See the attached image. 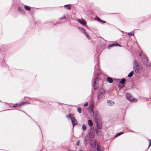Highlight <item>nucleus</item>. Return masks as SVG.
<instances>
[{"label": "nucleus", "instance_id": "a878e982", "mask_svg": "<svg viewBox=\"0 0 151 151\" xmlns=\"http://www.w3.org/2000/svg\"><path fill=\"white\" fill-rule=\"evenodd\" d=\"M77 110H78V112L79 113H81V108H80V107H78L77 109Z\"/></svg>", "mask_w": 151, "mask_h": 151}, {"label": "nucleus", "instance_id": "f03ea898", "mask_svg": "<svg viewBox=\"0 0 151 151\" xmlns=\"http://www.w3.org/2000/svg\"><path fill=\"white\" fill-rule=\"evenodd\" d=\"M126 96L127 99L130 102L133 101H137V99L133 98L131 94L129 93H126Z\"/></svg>", "mask_w": 151, "mask_h": 151}, {"label": "nucleus", "instance_id": "72a5a7b5", "mask_svg": "<svg viewBox=\"0 0 151 151\" xmlns=\"http://www.w3.org/2000/svg\"><path fill=\"white\" fill-rule=\"evenodd\" d=\"M78 151H83V150L81 149H80L78 150Z\"/></svg>", "mask_w": 151, "mask_h": 151}, {"label": "nucleus", "instance_id": "f704fd0d", "mask_svg": "<svg viewBox=\"0 0 151 151\" xmlns=\"http://www.w3.org/2000/svg\"><path fill=\"white\" fill-rule=\"evenodd\" d=\"M141 55H142V53H140V54H139V56H141Z\"/></svg>", "mask_w": 151, "mask_h": 151}, {"label": "nucleus", "instance_id": "b1692460", "mask_svg": "<svg viewBox=\"0 0 151 151\" xmlns=\"http://www.w3.org/2000/svg\"><path fill=\"white\" fill-rule=\"evenodd\" d=\"M66 117L68 119H71L72 117H71V116L70 114H69L66 116Z\"/></svg>", "mask_w": 151, "mask_h": 151}, {"label": "nucleus", "instance_id": "4468645a", "mask_svg": "<svg viewBox=\"0 0 151 151\" xmlns=\"http://www.w3.org/2000/svg\"><path fill=\"white\" fill-rule=\"evenodd\" d=\"M88 123L89 126L92 127L93 125V122L91 120H89L88 121Z\"/></svg>", "mask_w": 151, "mask_h": 151}, {"label": "nucleus", "instance_id": "f3484780", "mask_svg": "<svg viewBox=\"0 0 151 151\" xmlns=\"http://www.w3.org/2000/svg\"><path fill=\"white\" fill-rule=\"evenodd\" d=\"M18 10L22 14H24L25 12L23 10L21 9L20 7H19L18 8Z\"/></svg>", "mask_w": 151, "mask_h": 151}, {"label": "nucleus", "instance_id": "39448f33", "mask_svg": "<svg viewBox=\"0 0 151 151\" xmlns=\"http://www.w3.org/2000/svg\"><path fill=\"white\" fill-rule=\"evenodd\" d=\"M29 103V102H27L22 103L20 104H14L13 106V107H16L17 106H23L25 104H28Z\"/></svg>", "mask_w": 151, "mask_h": 151}, {"label": "nucleus", "instance_id": "c756f323", "mask_svg": "<svg viewBox=\"0 0 151 151\" xmlns=\"http://www.w3.org/2000/svg\"><path fill=\"white\" fill-rule=\"evenodd\" d=\"M151 145V140H150V144L148 147H149Z\"/></svg>", "mask_w": 151, "mask_h": 151}, {"label": "nucleus", "instance_id": "473e14b6", "mask_svg": "<svg viewBox=\"0 0 151 151\" xmlns=\"http://www.w3.org/2000/svg\"><path fill=\"white\" fill-rule=\"evenodd\" d=\"M101 22H102V23H105V22L104 21H103L102 20Z\"/></svg>", "mask_w": 151, "mask_h": 151}, {"label": "nucleus", "instance_id": "9b49d317", "mask_svg": "<svg viewBox=\"0 0 151 151\" xmlns=\"http://www.w3.org/2000/svg\"><path fill=\"white\" fill-rule=\"evenodd\" d=\"M107 103L108 104V105L109 106H112L114 104V102L111 100L107 101Z\"/></svg>", "mask_w": 151, "mask_h": 151}, {"label": "nucleus", "instance_id": "c9c22d12", "mask_svg": "<svg viewBox=\"0 0 151 151\" xmlns=\"http://www.w3.org/2000/svg\"><path fill=\"white\" fill-rule=\"evenodd\" d=\"M124 86V85L122 87H123Z\"/></svg>", "mask_w": 151, "mask_h": 151}, {"label": "nucleus", "instance_id": "6ab92c4d", "mask_svg": "<svg viewBox=\"0 0 151 151\" xmlns=\"http://www.w3.org/2000/svg\"><path fill=\"white\" fill-rule=\"evenodd\" d=\"M24 8L27 11H29L30 10V7L27 6H24Z\"/></svg>", "mask_w": 151, "mask_h": 151}, {"label": "nucleus", "instance_id": "bb28decb", "mask_svg": "<svg viewBox=\"0 0 151 151\" xmlns=\"http://www.w3.org/2000/svg\"><path fill=\"white\" fill-rule=\"evenodd\" d=\"M128 35L130 36H132V35H134V33H132V32H129L128 33Z\"/></svg>", "mask_w": 151, "mask_h": 151}, {"label": "nucleus", "instance_id": "f257e3e1", "mask_svg": "<svg viewBox=\"0 0 151 151\" xmlns=\"http://www.w3.org/2000/svg\"><path fill=\"white\" fill-rule=\"evenodd\" d=\"M133 68L135 72L138 73L142 70V67L141 65H139L135 60H134Z\"/></svg>", "mask_w": 151, "mask_h": 151}, {"label": "nucleus", "instance_id": "f8f14e48", "mask_svg": "<svg viewBox=\"0 0 151 151\" xmlns=\"http://www.w3.org/2000/svg\"><path fill=\"white\" fill-rule=\"evenodd\" d=\"M143 57V62H144V63H146L147 61V58H146V56L145 55H142Z\"/></svg>", "mask_w": 151, "mask_h": 151}, {"label": "nucleus", "instance_id": "9d476101", "mask_svg": "<svg viewBox=\"0 0 151 151\" xmlns=\"http://www.w3.org/2000/svg\"><path fill=\"white\" fill-rule=\"evenodd\" d=\"M114 46H118L119 47H121V46H120L119 44L116 43H114L112 44L109 45L108 48H110L111 47H113Z\"/></svg>", "mask_w": 151, "mask_h": 151}, {"label": "nucleus", "instance_id": "412c9836", "mask_svg": "<svg viewBox=\"0 0 151 151\" xmlns=\"http://www.w3.org/2000/svg\"><path fill=\"white\" fill-rule=\"evenodd\" d=\"M86 125H85L84 124H83L82 126V128L83 130L84 131L86 129Z\"/></svg>", "mask_w": 151, "mask_h": 151}, {"label": "nucleus", "instance_id": "dca6fc26", "mask_svg": "<svg viewBox=\"0 0 151 151\" xmlns=\"http://www.w3.org/2000/svg\"><path fill=\"white\" fill-rule=\"evenodd\" d=\"M68 10H69L71 9L70 6L69 5H66L64 6Z\"/></svg>", "mask_w": 151, "mask_h": 151}, {"label": "nucleus", "instance_id": "e433bc0d", "mask_svg": "<svg viewBox=\"0 0 151 151\" xmlns=\"http://www.w3.org/2000/svg\"><path fill=\"white\" fill-rule=\"evenodd\" d=\"M71 151H73V150H71Z\"/></svg>", "mask_w": 151, "mask_h": 151}, {"label": "nucleus", "instance_id": "7c9ffc66", "mask_svg": "<svg viewBox=\"0 0 151 151\" xmlns=\"http://www.w3.org/2000/svg\"><path fill=\"white\" fill-rule=\"evenodd\" d=\"M88 105V102H87L85 104H84V106H87Z\"/></svg>", "mask_w": 151, "mask_h": 151}, {"label": "nucleus", "instance_id": "4be33fe9", "mask_svg": "<svg viewBox=\"0 0 151 151\" xmlns=\"http://www.w3.org/2000/svg\"><path fill=\"white\" fill-rule=\"evenodd\" d=\"M133 73H134L133 71H132V72H131L130 73H129V74L128 75V77H131L133 75Z\"/></svg>", "mask_w": 151, "mask_h": 151}, {"label": "nucleus", "instance_id": "393cba45", "mask_svg": "<svg viewBox=\"0 0 151 151\" xmlns=\"http://www.w3.org/2000/svg\"><path fill=\"white\" fill-rule=\"evenodd\" d=\"M95 19L97 20V21H98L99 22H101V21H102V20H101L99 17H96L95 18Z\"/></svg>", "mask_w": 151, "mask_h": 151}, {"label": "nucleus", "instance_id": "20e7f679", "mask_svg": "<svg viewBox=\"0 0 151 151\" xmlns=\"http://www.w3.org/2000/svg\"><path fill=\"white\" fill-rule=\"evenodd\" d=\"M98 78L96 77L95 78L93 83V87L95 90H96L97 89L98 87V84L97 82L98 81Z\"/></svg>", "mask_w": 151, "mask_h": 151}, {"label": "nucleus", "instance_id": "6e6552de", "mask_svg": "<svg viewBox=\"0 0 151 151\" xmlns=\"http://www.w3.org/2000/svg\"><path fill=\"white\" fill-rule=\"evenodd\" d=\"M82 29V31L81 32L84 34V35H86V36L89 40H90L91 39L90 37L89 36L88 34L86 31L85 29Z\"/></svg>", "mask_w": 151, "mask_h": 151}, {"label": "nucleus", "instance_id": "cd10ccee", "mask_svg": "<svg viewBox=\"0 0 151 151\" xmlns=\"http://www.w3.org/2000/svg\"><path fill=\"white\" fill-rule=\"evenodd\" d=\"M66 16L65 15H64L63 17H62V18H60L59 19H65L66 18Z\"/></svg>", "mask_w": 151, "mask_h": 151}, {"label": "nucleus", "instance_id": "a211bd4d", "mask_svg": "<svg viewBox=\"0 0 151 151\" xmlns=\"http://www.w3.org/2000/svg\"><path fill=\"white\" fill-rule=\"evenodd\" d=\"M126 80L124 78H122V79L121 81H120V83L121 84H124L125 82V81Z\"/></svg>", "mask_w": 151, "mask_h": 151}, {"label": "nucleus", "instance_id": "ddd939ff", "mask_svg": "<svg viewBox=\"0 0 151 151\" xmlns=\"http://www.w3.org/2000/svg\"><path fill=\"white\" fill-rule=\"evenodd\" d=\"M107 81L110 83H111L113 82V80L110 77H108L107 78Z\"/></svg>", "mask_w": 151, "mask_h": 151}, {"label": "nucleus", "instance_id": "2eb2a0df", "mask_svg": "<svg viewBox=\"0 0 151 151\" xmlns=\"http://www.w3.org/2000/svg\"><path fill=\"white\" fill-rule=\"evenodd\" d=\"M95 135V133H94L93 132L91 133V132L89 134V137L91 138H93L94 136Z\"/></svg>", "mask_w": 151, "mask_h": 151}, {"label": "nucleus", "instance_id": "1a4fd4ad", "mask_svg": "<svg viewBox=\"0 0 151 151\" xmlns=\"http://www.w3.org/2000/svg\"><path fill=\"white\" fill-rule=\"evenodd\" d=\"M77 21L78 22L84 25H85L86 24L85 20L83 19L81 20L80 19H78L77 20Z\"/></svg>", "mask_w": 151, "mask_h": 151}, {"label": "nucleus", "instance_id": "c85d7f7f", "mask_svg": "<svg viewBox=\"0 0 151 151\" xmlns=\"http://www.w3.org/2000/svg\"><path fill=\"white\" fill-rule=\"evenodd\" d=\"M80 142L79 140H78L76 142V145L77 146H79V145Z\"/></svg>", "mask_w": 151, "mask_h": 151}, {"label": "nucleus", "instance_id": "2f4dec72", "mask_svg": "<svg viewBox=\"0 0 151 151\" xmlns=\"http://www.w3.org/2000/svg\"><path fill=\"white\" fill-rule=\"evenodd\" d=\"M82 29H83V28H82L81 27H79V30H80L81 31H82Z\"/></svg>", "mask_w": 151, "mask_h": 151}, {"label": "nucleus", "instance_id": "423d86ee", "mask_svg": "<svg viewBox=\"0 0 151 151\" xmlns=\"http://www.w3.org/2000/svg\"><path fill=\"white\" fill-rule=\"evenodd\" d=\"M71 121L73 127L77 124V121L74 117L71 118Z\"/></svg>", "mask_w": 151, "mask_h": 151}, {"label": "nucleus", "instance_id": "0eeeda50", "mask_svg": "<svg viewBox=\"0 0 151 151\" xmlns=\"http://www.w3.org/2000/svg\"><path fill=\"white\" fill-rule=\"evenodd\" d=\"M101 126L100 125L97 124L96 127V132L98 135H100L99 133V130L101 129Z\"/></svg>", "mask_w": 151, "mask_h": 151}, {"label": "nucleus", "instance_id": "aec40b11", "mask_svg": "<svg viewBox=\"0 0 151 151\" xmlns=\"http://www.w3.org/2000/svg\"><path fill=\"white\" fill-rule=\"evenodd\" d=\"M89 151H94L92 149H91ZM96 151H101V150L100 149L99 146H97Z\"/></svg>", "mask_w": 151, "mask_h": 151}, {"label": "nucleus", "instance_id": "7ed1b4c3", "mask_svg": "<svg viewBox=\"0 0 151 151\" xmlns=\"http://www.w3.org/2000/svg\"><path fill=\"white\" fill-rule=\"evenodd\" d=\"M105 92V91L103 88L100 90L98 93L97 98L99 99H101L103 96Z\"/></svg>", "mask_w": 151, "mask_h": 151}, {"label": "nucleus", "instance_id": "5701e85b", "mask_svg": "<svg viewBox=\"0 0 151 151\" xmlns=\"http://www.w3.org/2000/svg\"><path fill=\"white\" fill-rule=\"evenodd\" d=\"M124 133V132H119V133L116 134L115 135V137H117L120 135L123 134Z\"/></svg>", "mask_w": 151, "mask_h": 151}]
</instances>
